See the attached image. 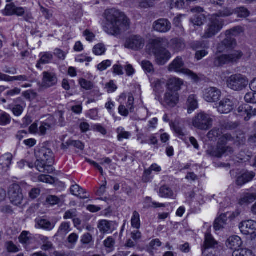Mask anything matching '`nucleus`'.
<instances>
[{
  "instance_id": "f257e3e1",
  "label": "nucleus",
  "mask_w": 256,
  "mask_h": 256,
  "mask_svg": "<svg viewBox=\"0 0 256 256\" xmlns=\"http://www.w3.org/2000/svg\"><path fill=\"white\" fill-rule=\"evenodd\" d=\"M106 22L104 26V30L108 34L117 36L122 31L128 30L129 26L126 16L115 8L106 10L104 12Z\"/></svg>"
},
{
  "instance_id": "f03ea898",
  "label": "nucleus",
  "mask_w": 256,
  "mask_h": 256,
  "mask_svg": "<svg viewBox=\"0 0 256 256\" xmlns=\"http://www.w3.org/2000/svg\"><path fill=\"white\" fill-rule=\"evenodd\" d=\"M35 155L37 158L38 170L42 172H52L53 170L52 164L54 158L52 150L46 146H40L36 150Z\"/></svg>"
},
{
  "instance_id": "7ed1b4c3",
  "label": "nucleus",
  "mask_w": 256,
  "mask_h": 256,
  "mask_svg": "<svg viewBox=\"0 0 256 256\" xmlns=\"http://www.w3.org/2000/svg\"><path fill=\"white\" fill-rule=\"evenodd\" d=\"M168 44V40L162 38H157L152 41V52L160 65L164 64L171 58L170 53L164 48Z\"/></svg>"
},
{
  "instance_id": "20e7f679",
  "label": "nucleus",
  "mask_w": 256,
  "mask_h": 256,
  "mask_svg": "<svg viewBox=\"0 0 256 256\" xmlns=\"http://www.w3.org/2000/svg\"><path fill=\"white\" fill-rule=\"evenodd\" d=\"M242 31L241 26L234 27L225 32L226 38L218 46V50L220 52H224L226 48H233L236 44V40L232 38Z\"/></svg>"
},
{
  "instance_id": "39448f33",
  "label": "nucleus",
  "mask_w": 256,
  "mask_h": 256,
  "mask_svg": "<svg viewBox=\"0 0 256 256\" xmlns=\"http://www.w3.org/2000/svg\"><path fill=\"white\" fill-rule=\"evenodd\" d=\"M224 25V22L222 19L216 17V16H212L202 38L207 39L214 37L222 30Z\"/></svg>"
},
{
  "instance_id": "423d86ee",
  "label": "nucleus",
  "mask_w": 256,
  "mask_h": 256,
  "mask_svg": "<svg viewBox=\"0 0 256 256\" xmlns=\"http://www.w3.org/2000/svg\"><path fill=\"white\" fill-rule=\"evenodd\" d=\"M168 70L170 72L184 74L190 76L195 82L198 80V76L190 70L184 68V62L182 57L177 56L169 65Z\"/></svg>"
},
{
  "instance_id": "0eeeda50",
  "label": "nucleus",
  "mask_w": 256,
  "mask_h": 256,
  "mask_svg": "<svg viewBox=\"0 0 256 256\" xmlns=\"http://www.w3.org/2000/svg\"><path fill=\"white\" fill-rule=\"evenodd\" d=\"M242 56V52L240 50L234 51L228 54H222L214 58V66L216 67H220L225 64L236 63Z\"/></svg>"
},
{
  "instance_id": "6e6552de",
  "label": "nucleus",
  "mask_w": 256,
  "mask_h": 256,
  "mask_svg": "<svg viewBox=\"0 0 256 256\" xmlns=\"http://www.w3.org/2000/svg\"><path fill=\"white\" fill-rule=\"evenodd\" d=\"M212 122L209 114L200 112L194 117L192 124L198 130H206L212 126Z\"/></svg>"
},
{
  "instance_id": "1a4fd4ad",
  "label": "nucleus",
  "mask_w": 256,
  "mask_h": 256,
  "mask_svg": "<svg viewBox=\"0 0 256 256\" xmlns=\"http://www.w3.org/2000/svg\"><path fill=\"white\" fill-rule=\"evenodd\" d=\"M228 86L234 91H241L244 89L248 84L247 78L240 74H235L230 76L226 80Z\"/></svg>"
},
{
  "instance_id": "9d476101",
  "label": "nucleus",
  "mask_w": 256,
  "mask_h": 256,
  "mask_svg": "<svg viewBox=\"0 0 256 256\" xmlns=\"http://www.w3.org/2000/svg\"><path fill=\"white\" fill-rule=\"evenodd\" d=\"M8 197L10 202L15 206H19L24 200V194L20 186L17 184H11L8 190Z\"/></svg>"
},
{
  "instance_id": "9b49d317",
  "label": "nucleus",
  "mask_w": 256,
  "mask_h": 256,
  "mask_svg": "<svg viewBox=\"0 0 256 256\" xmlns=\"http://www.w3.org/2000/svg\"><path fill=\"white\" fill-rule=\"evenodd\" d=\"M234 152V150L231 146L220 145L218 142L216 148L212 146H208L206 153L210 156L221 158L224 154L230 155L233 154Z\"/></svg>"
},
{
  "instance_id": "f8f14e48",
  "label": "nucleus",
  "mask_w": 256,
  "mask_h": 256,
  "mask_svg": "<svg viewBox=\"0 0 256 256\" xmlns=\"http://www.w3.org/2000/svg\"><path fill=\"white\" fill-rule=\"evenodd\" d=\"M164 106L173 108L178 104L179 100L178 93L174 91H166L164 95V99L161 96L157 100Z\"/></svg>"
},
{
  "instance_id": "ddd939ff",
  "label": "nucleus",
  "mask_w": 256,
  "mask_h": 256,
  "mask_svg": "<svg viewBox=\"0 0 256 256\" xmlns=\"http://www.w3.org/2000/svg\"><path fill=\"white\" fill-rule=\"evenodd\" d=\"M240 232L245 235H250L252 238H256V222L248 220L242 222L239 226Z\"/></svg>"
},
{
  "instance_id": "4468645a",
  "label": "nucleus",
  "mask_w": 256,
  "mask_h": 256,
  "mask_svg": "<svg viewBox=\"0 0 256 256\" xmlns=\"http://www.w3.org/2000/svg\"><path fill=\"white\" fill-rule=\"evenodd\" d=\"M218 242L213 238L210 234H206L205 235V240L202 247V256H215L211 249H214L216 248Z\"/></svg>"
},
{
  "instance_id": "2eb2a0df",
  "label": "nucleus",
  "mask_w": 256,
  "mask_h": 256,
  "mask_svg": "<svg viewBox=\"0 0 256 256\" xmlns=\"http://www.w3.org/2000/svg\"><path fill=\"white\" fill-rule=\"evenodd\" d=\"M144 45V39L140 36L134 35L130 36L124 44L126 48L137 50L142 48Z\"/></svg>"
},
{
  "instance_id": "dca6fc26",
  "label": "nucleus",
  "mask_w": 256,
  "mask_h": 256,
  "mask_svg": "<svg viewBox=\"0 0 256 256\" xmlns=\"http://www.w3.org/2000/svg\"><path fill=\"white\" fill-rule=\"evenodd\" d=\"M203 92L204 98L208 102H214L218 101L221 96L220 90L214 87L206 88Z\"/></svg>"
},
{
  "instance_id": "f3484780",
  "label": "nucleus",
  "mask_w": 256,
  "mask_h": 256,
  "mask_svg": "<svg viewBox=\"0 0 256 256\" xmlns=\"http://www.w3.org/2000/svg\"><path fill=\"white\" fill-rule=\"evenodd\" d=\"M239 114L244 117L245 121L249 120L252 116H256V108L248 104H242L237 109Z\"/></svg>"
},
{
  "instance_id": "a211bd4d",
  "label": "nucleus",
  "mask_w": 256,
  "mask_h": 256,
  "mask_svg": "<svg viewBox=\"0 0 256 256\" xmlns=\"http://www.w3.org/2000/svg\"><path fill=\"white\" fill-rule=\"evenodd\" d=\"M171 26V23L166 18H160L153 24L154 30L162 33H166L170 30Z\"/></svg>"
},
{
  "instance_id": "6ab92c4d",
  "label": "nucleus",
  "mask_w": 256,
  "mask_h": 256,
  "mask_svg": "<svg viewBox=\"0 0 256 256\" xmlns=\"http://www.w3.org/2000/svg\"><path fill=\"white\" fill-rule=\"evenodd\" d=\"M191 11L195 14L192 18H191L192 22L196 26H201L204 24L206 20V16L202 14L204 12L203 8L196 6L192 8Z\"/></svg>"
},
{
  "instance_id": "aec40b11",
  "label": "nucleus",
  "mask_w": 256,
  "mask_h": 256,
  "mask_svg": "<svg viewBox=\"0 0 256 256\" xmlns=\"http://www.w3.org/2000/svg\"><path fill=\"white\" fill-rule=\"evenodd\" d=\"M42 86L45 88H50L56 84L58 78L55 73L49 72H44L42 73Z\"/></svg>"
},
{
  "instance_id": "412c9836",
  "label": "nucleus",
  "mask_w": 256,
  "mask_h": 256,
  "mask_svg": "<svg viewBox=\"0 0 256 256\" xmlns=\"http://www.w3.org/2000/svg\"><path fill=\"white\" fill-rule=\"evenodd\" d=\"M234 103L232 100L228 98H224L220 102L217 108L220 114H228L234 110Z\"/></svg>"
},
{
  "instance_id": "4be33fe9",
  "label": "nucleus",
  "mask_w": 256,
  "mask_h": 256,
  "mask_svg": "<svg viewBox=\"0 0 256 256\" xmlns=\"http://www.w3.org/2000/svg\"><path fill=\"white\" fill-rule=\"evenodd\" d=\"M154 92L155 93L156 99L158 100V97H160V94L164 92L166 86L165 80L157 79L152 83Z\"/></svg>"
},
{
  "instance_id": "5701e85b",
  "label": "nucleus",
  "mask_w": 256,
  "mask_h": 256,
  "mask_svg": "<svg viewBox=\"0 0 256 256\" xmlns=\"http://www.w3.org/2000/svg\"><path fill=\"white\" fill-rule=\"evenodd\" d=\"M116 224L112 221L102 220L98 224V228L101 232L104 233L112 232L116 229Z\"/></svg>"
},
{
  "instance_id": "b1692460",
  "label": "nucleus",
  "mask_w": 256,
  "mask_h": 256,
  "mask_svg": "<svg viewBox=\"0 0 256 256\" xmlns=\"http://www.w3.org/2000/svg\"><path fill=\"white\" fill-rule=\"evenodd\" d=\"M183 82L180 79L173 78L168 80L166 84L168 87V91H174L177 92L180 89L181 86L182 85Z\"/></svg>"
},
{
  "instance_id": "393cba45",
  "label": "nucleus",
  "mask_w": 256,
  "mask_h": 256,
  "mask_svg": "<svg viewBox=\"0 0 256 256\" xmlns=\"http://www.w3.org/2000/svg\"><path fill=\"white\" fill-rule=\"evenodd\" d=\"M242 244L241 238L237 236L230 237L226 240V245L228 248L232 250H238Z\"/></svg>"
},
{
  "instance_id": "a878e982",
  "label": "nucleus",
  "mask_w": 256,
  "mask_h": 256,
  "mask_svg": "<svg viewBox=\"0 0 256 256\" xmlns=\"http://www.w3.org/2000/svg\"><path fill=\"white\" fill-rule=\"evenodd\" d=\"M255 174L254 172H244L238 177L236 181V184L238 186H242L252 180Z\"/></svg>"
},
{
  "instance_id": "bb28decb",
  "label": "nucleus",
  "mask_w": 256,
  "mask_h": 256,
  "mask_svg": "<svg viewBox=\"0 0 256 256\" xmlns=\"http://www.w3.org/2000/svg\"><path fill=\"white\" fill-rule=\"evenodd\" d=\"M256 200V194L246 192L244 193L239 200V204L244 205L248 204Z\"/></svg>"
},
{
  "instance_id": "cd10ccee",
  "label": "nucleus",
  "mask_w": 256,
  "mask_h": 256,
  "mask_svg": "<svg viewBox=\"0 0 256 256\" xmlns=\"http://www.w3.org/2000/svg\"><path fill=\"white\" fill-rule=\"evenodd\" d=\"M228 217L226 214H222L216 218L214 221V227L216 230H219L222 228L226 224Z\"/></svg>"
},
{
  "instance_id": "c85d7f7f",
  "label": "nucleus",
  "mask_w": 256,
  "mask_h": 256,
  "mask_svg": "<svg viewBox=\"0 0 256 256\" xmlns=\"http://www.w3.org/2000/svg\"><path fill=\"white\" fill-rule=\"evenodd\" d=\"M36 222L39 228L46 230H51L54 227V224L46 219H36Z\"/></svg>"
},
{
  "instance_id": "c756f323",
  "label": "nucleus",
  "mask_w": 256,
  "mask_h": 256,
  "mask_svg": "<svg viewBox=\"0 0 256 256\" xmlns=\"http://www.w3.org/2000/svg\"><path fill=\"white\" fill-rule=\"evenodd\" d=\"M187 106L188 114L192 113V112L198 108V102L195 95L192 94L188 96L187 100Z\"/></svg>"
},
{
  "instance_id": "7c9ffc66",
  "label": "nucleus",
  "mask_w": 256,
  "mask_h": 256,
  "mask_svg": "<svg viewBox=\"0 0 256 256\" xmlns=\"http://www.w3.org/2000/svg\"><path fill=\"white\" fill-rule=\"evenodd\" d=\"M191 48L195 50H198L200 49H208L210 47V43L208 40L194 41L190 44Z\"/></svg>"
},
{
  "instance_id": "2f4dec72",
  "label": "nucleus",
  "mask_w": 256,
  "mask_h": 256,
  "mask_svg": "<svg viewBox=\"0 0 256 256\" xmlns=\"http://www.w3.org/2000/svg\"><path fill=\"white\" fill-rule=\"evenodd\" d=\"M41 244V249L44 251L50 250L54 249L52 242L49 240L48 237L44 236H40Z\"/></svg>"
},
{
  "instance_id": "473e14b6",
  "label": "nucleus",
  "mask_w": 256,
  "mask_h": 256,
  "mask_svg": "<svg viewBox=\"0 0 256 256\" xmlns=\"http://www.w3.org/2000/svg\"><path fill=\"white\" fill-rule=\"evenodd\" d=\"M53 56L49 52H44L40 54V58L38 61L36 66L38 68H41V64H46L50 62L52 60Z\"/></svg>"
},
{
  "instance_id": "72a5a7b5",
  "label": "nucleus",
  "mask_w": 256,
  "mask_h": 256,
  "mask_svg": "<svg viewBox=\"0 0 256 256\" xmlns=\"http://www.w3.org/2000/svg\"><path fill=\"white\" fill-rule=\"evenodd\" d=\"M78 238V236L74 232L70 234L66 240V246L68 249H73L76 244Z\"/></svg>"
},
{
  "instance_id": "f704fd0d",
  "label": "nucleus",
  "mask_w": 256,
  "mask_h": 256,
  "mask_svg": "<svg viewBox=\"0 0 256 256\" xmlns=\"http://www.w3.org/2000/svg\"><path fill=\"white\" fill-rule=\"evenodd\" d=\"M170 46L172 48L176 51H180L184 49L185 47V44L184 41L178 38H174L172 40Z\"/></svg>"
},
{
  "instance_id": "c9c22d12",
  "label": "nucleus",
  "mask_w": 256,
  "mask_h": 256,
  "mask_svg": "<svg viewBox=\"0 0 256 256\" xmlns=\"http://www.w3.org/2000/svg\"><path fill=\"white\" fill-rule=\"evenodd\" d=\"M54 123L42 122L39 128L38 134L45 135L47 131L54 128Z\"/></svg>"
},
{
  "instance_id": "e433bc0d",
  "label": "nucleus",
  "mask_w": 256,
  "mask_h": 256,
  "mask_svg": "<svg viewBox=\"0 0 256 256\" xmlns=\"http://www.w3.org/2000/svg\"><path fill=\"white\" fill-rule=\"evenodd\" d=\"M144 208H149L151 207L154 208H160V207H164L165 204H160L156 202H152V198L150 197H146L144 202Z\"/></svg>"
},
{
  "instance_id": "4c0bfd02",
  "label": "nucleus",
  "mask_w": 256,
  "mask_h": 256,
  "mask_svg": "<svg viewBox=\"0 0 256 256\" xmlns=\"http://www.w3.org/2000/svg\"><path fill=\"white\" fill-rule=\"evenodd\" d=\"M12 156L10 154H6V162L4 163L1 164L0 166V172L4 174L9 169L10 166L11 164Z\"/></svg>"
},
{
  "instance_id": "58836bf2",
  "label": "nucleus",
  "mask_w": 256,
  "mask_h": 256,
  "mask_svg": "<svg viewBox=\"0 0 256 256\" xmlns=\"http://www.w3.org/2000/svg\"><path fill=\"white\" fill-rule=\"evenodd\" d=\"M131 224L133 228L136 229L140 228V216L138 212L134 211L131 219Z\"/></svg>"
},
{
  "instance_id": "ea45409f",
  "label": "nucleus",
  "mask_w": 256,
  "mask_h": 256,
  "mask_svg": "<svg viewBox=\"0 0 256 256\" xmlns=\"http://www.w3.org/2000/svg\"><path fill=\"white\" fill-rule=\"evenodd\" d=\"M70 192L73 195H74L76 196L80 197L82 198L85 199L86 198V196H83L82 197L80 196V195L82 194L85 193V192L84 189H82V188H80L78 185V184H74L72 185L70 188Z\"/></svg>"
},
{
  "instance_id": "a19ab883",
  "label": "nucleus",
  "mask_w": 256,
  "mask_h": 256,
  "mask_svg": "<svg viewBox=\"0 0 256 256\" xmlns=\"http://www.w3.org/2000/svg\"><path fill=\"white\" fill-rule=\"evenodd\" d=\"M234 13L237 14L239 18H246L249 16L250 12L248 10L243 6L237 8L234 10Z\"/></svg>"
},
{
  "instance_id": "79ce46f5",
  "label": "nucleus",
  "mask_w": 256,
  "mask_h": 256,
  "mask_svg": "<svg viewBox=\"0 0 256 256\" xmlns=\"http://www.w3.org/2000/svg\"><path fill=\"white\" fill-rule=\"evenodd\" d=\"M172 194V191L166 186H163L160 189V195L162 198H170Z\"/></svg>"
},
{
  "instance_id": "37998d69",
  "label": "nucleus",
  "mask_w": 256,
  "mask_h": 256,
  "mask_svg": "<svg viewBox=\"0 0 256 256\" xmlns=\"http://www.w3.org/2000/svg\"><path fill=\"white\" fill-rule=\"evenodd\" d=\"M222 134V132L220 129L214 128L208 132L207 136L210 140L214 141L216 140L217 138L219 137Z\"/></svg>"
},
{
  "instance_id": "c03bdc74",
  "label": "nucleus",
  "mask_w": 256,
  "mask_h": 256,
  "mask_svg": "<svg viewBox=\"0 0 256 256\" xmlns=\"http://www.w3.org/2000/svg\"><path fill=\"white\" fill-rule=\"evenodd\" d=\"M232 256H254L252 251L248 248L239 249L233 252Z\"/></svg>"
},
{
  "instance_id": "a18cd8bd",
  "label": "nucleus",
  "mask_w": 256,
  "mask_h": 256,
  "mask_svg": "<svg viewBox=\"0 0 256 256\" xmlns=\"http://www.w3.org/2000/svg\"><path fill=\"white\" fill-rule=\"evenodd\" d=\"M16 6L13 2L6 4L5 9L2 11L3 14L6 16L14 15Z\"/></svg>"
},
{
  "instance_id": "49530a36",
  "label": "nucleus",
  "mask_w": 256,
  "mask_h": 256,
  "mask_svg": "<svg viewBox=\"0 0 256 256\" xmlns=\"http://www.w3.org/2000/svg\"><path fill=\"white\" fill-rule=\"evenodd\" d=\"M11 116L6 112H2L0 113V125L6 126L10 124L11 122Z\"/></svg>"
},
{
  "instance_id": "de8ad7c7",
  "label": "nucleus",
  "mask_w": 256,
  "mask_h": 256,
  "mask_svg": "<svg viewBox=\"0 0 256 256\" xmlns=\"http://www.w3.org/2000/svg\"><path fill=\"white\" fill-rule=\"evenodd\" d=\"M234 13V10L230 8H226L222 10L219 11L218 13L214 14L213 16H216L220 18V17H226L231 16Z\"/></svg>"
},
{
  "instance_id": "09e8293b",
  "label": "nucleus",
  "mask_w": 256,
  "mask_h": 256,
  "mask_svg": "<svg viewBox=\"0 0 256 256\" xmlns=\"http://www.w3.org/2000/svg\"><path fill=\"white\" fill-rule=\"evenodd\" d=\"M118 139L119 141H122L123 138L128 139L131 134L128 132L124 130L123 128H120L117 130Z\"/></svg>"
},
{
  "instance_id": "8fccbe9b",
  "label": "nucleus",
  "mask_w": 256,
  "mask_h": 256,
  "mask_svg": "<svg viewBox=\"0 0 256 256\" xmlns=\"http://www.w3.org/2000/svg\"><path fill=\"white\" fill-rule=\"evenodd\" d=\"M92 52L96 56L102 55L106 52L105 46L102 44H98L94 47Z\"/></svg>"
},
{
  "instance_id": "3c124183",
  "label": "nucleus",
  "mask_w": 256,
  "mask_h": 256,
  "mask_svg": "<svg viewBox=\"0 0 256 256\" xmlns=\"http://www.w3.org/2000/svg\"><path fill=\"white\" fill-rule=\"evenodd\" d=\"M244 100L247 103L256 104V92H248L244 96Z\"/></svg>"
},
{
  "instance_id": "603ef678",
  "label": "nucleus",
  "mask_w": 256,
  "mask_h": 256,
  "mask_svg": "<svg viewBox=\"0 0 256 256\" xmlns=\"http://www.w3.org/2000/svg\"><path fill=\"white\" fill-rule=\"evenodd\" d=\"M234 138L232 135L229 134H226L222 136L219 139L218 142L220 145L226 146V144L228 142L232 141Z\"/></svg>"
},
{
  "instance_id": "864d4df0",
  "label": "nucleus",
  "mask_w": 256,
  "mask_h": 256,
  "mask_svg": "<svg viewBox=\"0 0 256 256\" xmlns=\"http://www.w3.org/2000/svg\"><path fill=\"white\" fill-rule=\"evenodd\" d=\"M93 240L92 234L88 232L84 234L80 238V242L84 244H88Z\"/></svg>"
},
{
  "instance_id": "5fc2aeb1",
  "label": "nucleus",
  "mask_w": 256,
  "mask_h": 256,
  "mask_svg": "<svg viewBox=\"0 0 256 256\" xmlns=\"http://www.w3.org/2000/svg\"><path fill=\"white\" fill-rule=\"evenodd\" d=\"M24 108V104H16L12 107V110L14 115L18 116L22 114Z\"/></svg>"
},
{
  "instance_id": "6e6d98bb",
  "label": "nucleus",
  "mask_w": 256,
  "mask_h": 256,
  "mask_svg": "<svg viewBox=\"0 0 256 256\" xmlns=\"http://www.w3.org/2000/svg\"><path fill=\"white\" fill-rule=\"evenodd\" d=\"M79 82L80 86L86 90H90L94 87L93 84L91 82L86 80L85 79L81 78Z\"/></svg>"
},
{
  "instance_id": "4d7b16f0",
  "label": "nucleus",
  "mask_w": 256,
  "mask_h": 256,
  "mask_svg": "<svg viewBox=\"0 0 256 256\" xmlns=\"http://www.w3.org/2000/svg\"><path fill=\"white\" fill-rule=\"evenodd\" d=\"M70 231V226L69 223L67 222H62L58 230V232L62 234H66Z\"/></svg>"
},
{
  "instance_id": "13d9d810",
  "label": "nucleus",
  "mask_w": 256,
  "mask_h": 256,
  "mask_svg": "<svg viewBox=\"0 0 256 256\" xmlns=\"http://www.w3.org/2000/svg\"><path fill=\"white\" fill-rule=\"evenodd\" d=\"M38 180L48 184H52L54 182V178L49 175L41 174L38 178Z\"/></svg>"
},
{
  "instance_id": "bf43d9fd",
  "label": "nucleus",
  "mask_w": 256,
  "mask_h": 256,
  "mask_svg": "<svg viewBox=\"0 0 256 256\" xmlns=\"http://www.w3.org/2000/svg\"><path fill=\"white\" fill-rule=\"evenodd\" d=\"M142 66L143 69L148 72H151L154 71L152 64L148 60H143L142 62Z\"/></svg>"
},
{
  "instance_id": "052dcab7",
  "label": "nucleus",
  "mask_w": 256,
  "mask_h": 256,
  "mask_svg": "<svg viewBox=\"0 0 256 256\" xmlns=\"http://www.w3.org/2000/svg\"><path fill=\"white\" fill-rule=\"evenodd\" d=\"M112 64V62L110 60H106L98 64L97 66L98 69L100 71L106 70Z\"/></svg>"
},
{
  "instance_id": "680f3d73",
  "label": "nucleus",
  "mask_w": 256,
  "mask_h": 256,
  "mask_svg": "<svg viewBox=\"0 0 256 256\" xmlns=\"http://www.w3.org/2000/svg\"><path fill=\"white\" fill-rule=\"evenodd\" d=\"M60 202V198L55 196H48L46 198V202L52 206L59 204Z\"/></svg>"
},
{
  "instance_id": "e2e57ef3",
  "label": "nucleus",
  "mask_w": 256,
  "mask_h": 256,
  "mask_svg": "<svg viewBox=\"0 0 256 256\" xmlns=\"http://www.w3.org/2000/svg\"><path fill=\"white\" fill-rule=\"evenodd\" d=\"M206 50L207 49H202L196 51L195 54V58L198 60H202L208 54V52Z\"/></svg>"
},
{
  "instance_id": "0e129e2a",
  "label": "nucleus",
  "mask_w": 256,
  "mask_h": 256,
  "mask_svg": "<svg viewBox=\"0 0 256 256\" xmlns=\"http://www.w3.org/2000/svg\"><path fill=\"white\" fill-rule=\"evenodd\" d=\"M7 250L10 252H16L18 251V248L12 242H8L6 243Z\"/></svg>"
},
{
  "instance_id": "69168bd1",
  "label": "nucleus",
  "mask_w": 256,
  "mask_h": 256,
  "mask_svg": "<svg viewBox=\"0 0 256 256\" xmlns=\"http://www.w3.org/2000/svg\"><path fill=\"white\" fill-rule=\"evenodd\" d=\"M54 54L59 59L64 60L66 53L60 48H56L54 51Z\"/></svg>"
},
{
  "instance_id": "338daca9",
  "label": "nucleus",
  "mask_w": 256,
  "mask_h": 256,
  "mask_svg": "<svg viewBox=\"0 0 256 256\" xmlns=\"http://www.w3.org/2000/svg\"><path fill=\"white\" fill-rule=\"evenodd\" d=\"M134 98L133 96L132 95L128 96L126 106L130 112H132L134 111Z\"/></svg>"
},
{
  "instance_id": "774afa93",
  "label": "nucleus",
  "mask_w": 256,
  "mask_h": 256,
  "mask_svg": "<svg viewBox=\"0 0 256 256\" xmlns=\"http://www.w3.org/2000/svg\"><path fill=\"white\" fill-rule=\"evenodd\" d=\"M105 88H107V91L108 93L114 92L117 88V86L114 83L112 80H111L110 82L106 84Z\"/></svg>"
}]
</instances>
